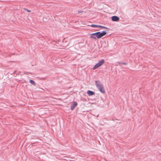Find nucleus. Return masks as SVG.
Segmentation results:
<instances>
[{
  "mask_svg": "<svg viewBox=\"0 0 161 161\" xmlns=\"http://www.w3.org/2000/svg\"><path fill=\"white\" fill-rule=\"evenodd\" d=\"M101 28L104 29H107L108 28L107 27L105 26H101Z\"/></svg>",
  "mask_w": 161,
  "mask_h": 161,
  "instance_id": "12",
  "label": "nucleus"
},
{
  "mask_svg": "<svg viewBox=\"0 0 161 161\" xmlns=\"http://www.w3.org/2000/svg\"><path fill=\"white\" fill-rule=\"evenodd\" d=\"M104 62V60L103 59H102L98 63H97L93 67L92 69L94 70L101 66Z\"/></svg>",
  "mask_w": 161,
  "mask_h": 161,
  "instance_id": "2",
  "label": "nucleus"
},
{
  "mask_svg": "<svg viewBox=\"0 0 161 161\" xmlns=\"http://www.w3.org/2000/svg\"><path fill=\"white\" fill-rule=\"evenodd\" d=\"M97 35H96V37L97 38V39H100L101 37H102V36L101 35V32L100 31H98L97 32Z\"/></svg>",
  "mask_w": 161,
  "mask_h": 161,
  "instance_id": "7",
  "label": "nucleus"
},
{
  "mask_svg": "<svg viewBox=\"0 0 161 161\" xmlns=\"http://www.w3.org/2000/svg\"><path fill=\"white\" fill-rule=\"evenodd\" d=\"M101 25H97V27H100L101 28Z\"/></svg>",
  "mask_w": 161,
  "mask_h": 161,
  "instance_id": "14",
  "label": "nucleus"
},
{
  "mask_svg": "<svg viewBox=\"0 0 161 161\" xmlns=\"http://www.w3.org/2000/svg\"><path fill=\"white\" fill-rule=\"evenodd\" d=\"M83 12V11H78V12L79 13H82Z\"/></svg>",
  "mask_w": 161,
  "mask_h": 161,
  "instance_id": "15",
  "label": "nucleus"
},
{
  "mask_svg": "<svg viewBox=\"0 0 161 161\" xmlns=\"http://www.w3.org/2000/svg\"><path fill=\"white\" fill-rule=\"evenodd\" d=\"M101 35L102 36H105L107 34V32L106 31H103L102 32H101Z\"/></svg>",
  "mask_w": 161,
  "mask_h": 161,
  "instance_id": "8",
  "label": "nucleus"
},
{
  "mask_svg": "<svg viewBox=\"0 0 161 161\" xmlns=\"http://www.w3.org/2000/svg\"><path fill=\"white\" fill-rule=\"evenodd\" d=\"M95 85L98 89L102 93H104L105 91L103 86V85L99 81H96L95 82Z\"/></svg>",
  "mask_w": 161,
  "mask_h": 161,
  "instance_id": "1",
  "label": "nucleus"
},
{
  "mask_svg": "<svg viewBox=\"0 0 161 161\" xmlns=\"http://www.w3.org/2000/svg\"><path fill=\"white\" fill-rule=\"evenodd\" d=\"M29 82L33 85H35V81L33 80H30V81H29Z\"/></svg>",
  "mask_w": 161,
  "mask_h": 161,
  "instance_id": "9",
  "label": "nucleus"
},
{
  "mask_svg": "<svg viewBox=\"0 0 161 161\" xmlns=\"http://www.w3.org/2000/svg\"><path fill=\"white\" fill-rule=\"evenodd\" d=\"M87 93L89 96H91L94 94L95 92L90 90H88L87 92Z\"/></svg>",
  "mask_w": 161,
  "mask_h": 161,
  "instance_id": "6",
  "label": "nucleus"
},
{
  "mask_svg": "<svg viewBox=\"0 0 161 161\" xmlns=\"http://www.w3.org/2000/svg\"><path fill=\"white\" fill-rule=\"evenodd\" d=\"M24 9L26 11H27L28 12H31V10H28V9H27L26 8H24Z\"/></svg>",
  "mask_w": 161,
  "mask_h": 161,
  "instance_id": "13",
  "label": "nucleus"
},
{
  "mask_svg": "<svg viewBox=\"0 0 161 161\" xmlns=\"http://www.w3.org/2000/svg\"><path fill=\"white\" fill-rule=\"evenodd\" d=\"M111 19L113 21H118L119 19V18L117 16H113L111 17Z\"/></svg>",
  "mask_w": 161,
  "mask_h": 161,
  "instance_id": "3",
  "label": "nucleus"
},
{
  "mask_svg": "<svg viewBox=\"0 0 161 161\" xmlns=\"http://www.w3.org/2000/svg\"><path fill=\"white\" fill-rule=\"evenodd\" d=\"M97 32L93 33L91 34H90V38H92V39H93L94 40L96 39V35H97Z\"/></svg>",
  "mask_w": 161,
  "mask_h": 161,
  "instance_id": "5",
  "label": "nucleus"
},
{
  "mask_svg": "<svg viewBox=\"0 0 161 161\" xmlns=\"http://www.w3.org/2000/svg\"><path fill=\"white\" fill-rule=\"evenodd\" d=\"M119 64H120L124 65H126L127 64V63H125V62H119Z\"/></svg>",
  "mask_w": 161,
  "mask_h": 161,
  "instance_id": "11",
  "label": "nucleus"
},
{
  "mask_svg": "<svg viewBox=\"0 0 161 161\" xmlns=\"http://www.w3.org/2000/svg\"><path fill=\"white\" fill-rule=\"evenodd\" d=\"M77 105V103L76 102L73 101V103L71 104V105L70 106V109L71 110H73Z\"/></svg>",
  "mask_w": 161,
  "mask_h": 161,
  "instance_id": "4",
  "label": "nucleus"
},
{
  "mask_svg": "<svg viewBox=\"0 0 161 161\" xmlns=\"http://www.w3.org/2000/svg\"><path fill=\"white\" fill-rule=\"evenodd\" d=\"M90 26L94 28H96L97 27V25H94V24H92L91 25H90Z\"/></svg>",
  "mask_w": 161,
  "mask_h": 161,
  "instance_id": "10",
  "label": "nucleus"
}]
</instances>
